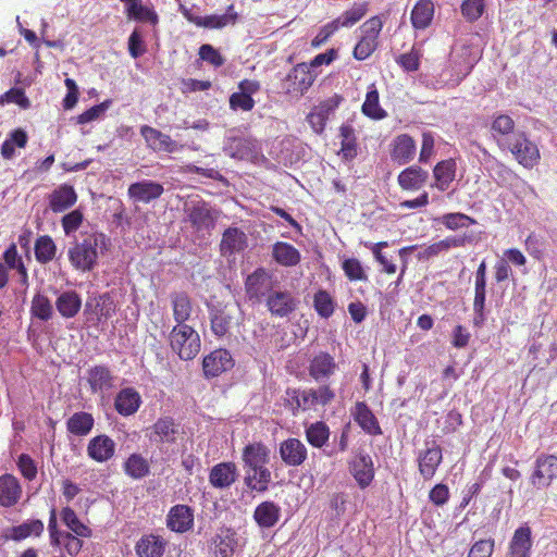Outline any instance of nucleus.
Listing matches in <instances>:
<instances>
[{
  "label": "nucleus",
  "mask_w": 557,
  "mask_h": 557,
  "mask_svg": "<svg viewBox=\"0 0 557 557\" xmlns=\"http://www.w3.org/2000/svg\"><path fill=\"white\" fill-rule=\"evenodd\" d=\"M110 238L103 233L92 232L76 240L67 250L71 265L79 272H90L98 265L100 255L110 247Z\"/></svg>",
  "instance_id": "f257e3e1"
},
{
  "label": "nucleus",
  "mask_w": 557,
  "mask_h": 557,
  "mask_svg": "<svg viewBox=\"0 0 557 557\" xmlns=\"http://www.w3.org/2000/svg\"><path fill=\"white\" fill-rule=\"evenodd\" d=\"M171 349L184 361L193 360L200 352L201 339L198 332L188 324H176L169 334Z\"/></svg>",
  "instance_id": "f03ea898"
},
{
  "label": "nucleus",
  "mask_w": 557,
  "mask_h": 557,
  "mask_svg": "<svg viewBox=\"0 0 557 557\" xmlns=\"http://www.w3.org/2000/svg\"><path fill=\"white\" fill-rule=\"evenodd\" d=\"M507 148L517 162L527 169H532L540 162L539 147L524 132L513 134L507 141Z\"/></svg>",
  "instance_id": "7ed1b4c3"
},
{
  "label": "nucleus",
  "mask_w": 557,
  "mask_h": 557,
  "mask_svg": "<svg viewBox=\"0 0 557 557\" xmlns=\"http://www.w3.org/2000/svg\"><path fill=\"white\" fill-rule=\"evenodd\" d=\"M276 281L273 274L263 267L257 268L245 280V293L252 302H260L273 292Z\"/></svg>",
  "instance_id": "20e7f679"
},
{
  "label": "nucleus",
  "mask_w": 557,
  "mask_h": 557,
  "mask_svg": "<svg viewBox=\"0 0 557 557\" xmlns=\"http://www.w3.org/2000/svg\"><path fill=\"white\" fill-rule=\"evenodd\" d=\"M315 78L317 74L309 69L308 63L301 62L288 72L283 88L287 95L300 97L313 85Z\"/></svg>",
  "instance_id": "39448f33"
},
{
  "label": "nucleus",
  "mask_w": 557,
  "mask_h": 557,
  "mask_svg": "<svg viewBox=\"0 0 557 557\" xmlns=\"http://www.w3.org/2000/svg\"><path fill=\"white\" fill-rule=\"evenodd\" d=\"M186 220L196 232L214 227L216 216L210 205L202 199L191 200L184 208Z\"/></svg>",
  "instance_id": "423d86ee"
},
{
  "label": "nucleus",
  "mask_w": 557,
  "mask_h": 557,
  "mask_svg": "<svg viewBox=\"0 0 557 557\" xmlns=\"http://www.w3.org/2000/svg\"><path fill=\"white\" fill-rule=\"evenodd\" d=\"M442 461L443 451L440 444L435 440L425 441V448L417 457L420 475L425 481L432 480Z\"/></svg>",
  "instance_id": "0eeeda50"
},
{
  "label": "nucleus",
  "mask_w": 557,
  "mask_h": 557,
  "mask_svg": "<svg viewBox=\"0 0 557 557\" xmlns=\"http://www.w3.org/2000/svg\"><path fill=\"white\" fill-rule=\"evenodd\" d=\"M557 479V456L541 454L534 462L530 481L536 488H546Z\"/></svg>",
  "instance_id": "6e6552de"
},
{
  "label": "nucleus",
  "mask_w": 557,
  "mask_h": 557,
  "mask_svg": "<svg viewBox=\"0 0 557 557\" xmlns=\"http://www.w3.org/2000/svg\"><path fill=\"white\" fill-rule=\"evenodd\" d=\"M235 362L227 349L218 348L206 355L202 359V371L206 379L218 377L230 371Z\"/></svg>",
  "instance_id": "1a4fd4ad"
},
{
  "label": "nucleus",
  "mask_w": 557,
  "mask_h": 557,
  "mask_svg": "<svg viewBox=\"0 0 557 557\" xmlns=\"http://www.w3.org/2000/svg\"><path fill=\"white\" fill-rule=\"evenodd\" d=\"M115 450V442L107 434H99L90 438L86 448L87 456L99 463L111 460Z\"/></svg>",
  "instance_id": "9d476101"
},
{
  "label": "nucleus",
  "mask_w": 557,
  "mask_h": 557,
  "mask_svg": "<svg viewBox=\"0 0 557 557\" xmlns=\"http://www.w3.org/2000/svg\"><path fill=\"white\" fill-rule=\"evenodd\" d=\"M532 546V530L524 523L515 530L508 543L506 557H531Z\"/></svg>",
  "instance_id": "9b49d317"
},
{
  "label": "nucleus",
  "mask_w": 557,
  "mask_h": 557,
  "mask_svg": "<svg viewBox=\"0 0 557 557\" xmlns=\"http://www.w3.org/2000/svg\"><path fill=\"white\" fill-rule=\"evenodd\" d=\"M270 313L274 317L285 318L297 308V300L288 290H273L265 299Z\"/></svg>",
  "instance_id": "f8f14e48"
},
{
  "label": "nucleus",
  "mask_w": 557,
  "mask_h": 557,
  "mask_svg": "<svg viewBox=\"0 0 557 557\" xmlns=\"http://www.w3.org/2000/svg\"><path fill=\"white\" fill-rule=\"evenodd\" d=\"M163 191L164 188L162 184L144 180L131 184L127 189V195L135 202L149 203L160 198Z\"/></svg>",
  "instance_id": "ddd939ff"
},
{
  "label": "nucleus",
  "mask_w": 557,
  "mask_h": 557,
  "mask_svg": "<svg viewBox=\"0 0 557 557\" xmlns=\"http://www.w3.org/2000/svg\"><path fill=\"white\" fill-rule=\"evenodd\" d=\"M166 527L176 533H185L194 527V510L188 505L171 507L166 516Z\"/></svg>",
  "instance_id": "4468645a"
},
{
  "label": "nucleus",
  "mask_w": 557,
  "mask_h": 557,
  "mask_svg": "<svg viewBox=\"0 0 557 557\" xmlns=\"http://www.w3.org/2000/svg\"><path fill=\"white\" fill-rule=\"evenodd\" d=\"M349 471L360 488L368 487L374 479L373 461L369 455L359 454L349 463Z\"/></svg>",
  "instance_id": "2eb2a0df"
},
{
  "label": "nucleus",
  "mask_w": 557,
  "mask_h": 557,
  "mask_svg": "<svg viewBox=\"0 0 557 557\" xmlns=\"http://www.w3.org/2000/svg\"><path fill=\"white\" fill-rule=\"evenodd\" d=\"M140 135L144 137L147 147L156 152H174L176 150V143L161 131L149 125L140 127Z\"/></svg>",
  "instance_id": "dca6fc26"
},
{
  "label": "nucleus",
  "mask_w": 557,
  "mask_h": 557,
  "mask_svg": "<svg viewBox=\"0 0 557 557\" xmlns=\"http://www.w3.org/2000/svg\"><path fill=\"white\" fill-rule=\"evenodd\" d=\"M280 456L286 466L298 467L307 459V448L300 440L289 437L280 444Z\"/></svg>",
  "instance_id": "f3484780"
},
{
  "label": "nucleus",
  "mask_w": 557,
  "mask_h": 557,
  "mask_svg": "<svg viewBox=\"0 0 557 557\" xmlns=\"http://www.w3.org/2000/svg\"><path fill=\"white\" fill-rule=\"evenodd\" d=\"M238 478L237 467L234 462H220L213 466L209 473V482L214 488H228Z\"/></svg>",
  "instance_id": "a211bd4d"
},
{
  "label": "nucleus",
  "mask_w": 557,
  "mask_h": 557,
  "mask_svg": "<svg viewBox=\"0 0 557 557\" xmlns=\"http://www.w3.org/2000/svg\"><path fill=\"white\" fill-rule=\"evenodd\" d=\"M87 382L94 394L103 393L114 387V376L104 364H97L87 370Z\"/></svg>",
  "instance_id": "6ab92c4d"
},
{
  "label": "nucleus",
  "mask_w": 557,
  "mask_h": 557,
  "mask_svg": "<svg viewBox=\"0 0 557 557\" xmlns=\"http://www.w3.org/2000/svg\"><path fill=\"white\" fill-rule=\"evenodd\" d=\"M22 486L16 476L10 473L0 476V506L10 508L15 506L22 497Z\"/></svg>",
  "instance_id": "aec40b11"
},
{
  "label": "nucleus",
  "mask_w": 557,
  "mask_h": 557,
  "mask_svg": "<svg viewBox=\"0 0 557 557\" xmlns=\"http://www.w3.org/2000/svg\"><path fill=\"white\" fill-rule=\"evenodd\" d=\"M150 440L162 444H173L180 431L178 424L172 417L159 418L150 428Z\"/></svg>",
  "instance_id": "412c9836"
},
{
  "label": "nucleus",
  "mask_w": 557,
  "mask_h": 557,
  "mask_svg": "<svg viewBox=\"0 0 557 557\" xmlns=\"http://www.w3.org/2000/svg\"><path fill=\"white\" fill-rule=\"evenodd\" d=\"M247 247V236L238 227H228L222 234L220 252L222 256H232Z\"/></svg>",
  "instance_id": "4be33fe9"
},
{
  "label": "nucleus",
  "mask_w": 557,
  "mask_h": 557,
  "mask_svg": "<svg viewBox=\"0 0 557 557\" xmlns=\"http://www.w3.org/2000/svg\"><path fill=\"white\" fill-rule=\"evenodd\" d=\"M140 405V394L133 387L122 388L114 399V408L123 417L136 413Z\"/></svg>",
  "instance_id": "5701e85b"
},
{
  "label": "nucleus",
  "mask_w": 557,
  "mask_h": 557,
  "mask_svg": "<svg viewBox=\"0 0 557 557\" xmlns=\"http://www.w3.org/2000/svg\"><path fill=\"white\" fill-rule=\"evenodd\" d=\"M336 368L337 364L334 357L327 352L321 351L310 360L308 371L309 375L318 382L333 375Z\"/></svg>",
  "instance_id": "b1692460"
},
{
  "label": "nucleus",
  "mask_w": 557,
  "mask_h": 557,
  "mask_svg": "<svg viewBox=\"0 0 557 557\" xmlns=\"http://www.w3.org/2000/svg\"><path fill=\"white\" fill-rule=\"evenodd\" d=\"M236 545V534L228 528L220 529L211 539V549L215 557H232Z\"/></svg>",
  "instance_id": "393cba45"
},
{
  "label": "nucleus",
  "mask_w": 557,
  "mask_h": 557,
  "mask_svg": "<svg viewBox=\"0 0 557 557\" xmlns=\"http://www.w3.org/2000/svg\"><path fill=\"white\" fill-rule=\"evenodd\" d=\"M281 512L276 503L264 500L255 508L253 520L259 528L271 529L280 521Z\"/></svg>",
  "instance_id": "a878e982"
},
{
  "label": "nucleus",
  "mask_w": 557,
  "mask_h": 557,
  "mask_svg": "<svg viewBox=\"0 0 557 557\" xmlns=\"http://www.w3.org/2000/svg\"><path fill=\"white\" fill-rule=\"evenodd\" d=\"M173 319L176 324H186L194 311V304L190 296L184 292H173L170 295Z\"/></svg>",
  "instance_id": "bb28decb"
},
{
  "label": "nucleus",
  "mask_w": 557,
  "mask_h": 557,
  "mask_svg": "<svg viewBox=\"0 0 557 557\" xmlns=\"http://www.w3.org/2000/svg\"><path fill=\"white\" fill-rule=\"evenodd\" d=\"M429 173L418 165H411L403 170L398 176L397 182L404 190H419L428 182Z\"/></svg>",
  "instance_id": "cd10ccee"
},
{
  "label": "nucleus",
  "mask_w": 557,
  "mask_h": 557,
  "mask_svg": "<svg viewBox=\"0 0 557 557\" xmlns=\"http://www.w3.org/2000/svg\"><path fill=\"white\" fill-rule=\"evenodd\" d=\"M271 256L273 260L285 268H293L300 263L299 250L287 242H276L272 245Z\"/></svg>",
  "instance_id": "c85d7f7f"
},
{
  "label": "nucleus",
  "mask_w": 557,
  "mask_h": 557,
  "mask_svg": "<svg viewBox=\"0 0 557 557\" xmlns=\"http://www.w3.org/2000/svg\"><path fill=\"white\" fill-rule=\"evenodd\" d=\"M77 194L73 186L63 184L49 195V207L58 213L63 212L75 205Z\"/></svg>",
  "instance_id": "c756f323"
},
{
  "label": "nucleus",
  "mask_w": 557,
  "mask_h": 557,
  "mask_svg": "<svg viewBox=\"0 0 557 557\" xmlns=\"http://www.w3.org/2000/svg\"><path fill=\"white\" fill-rule=\"evenodd\" d=\"M416 154V144L411 136L401 134L395 137L392 144L391 157L398 164H406Z\"/></svg>",
  "instance_id": "7c9ffc66"
},
{
  "label": "nucleus",
  "mask_w": 557,
  "mask_h": 557,
  "mask_svg": "<svg viewBox=\"0 0 557 557\" xmlns=\"http://www.w3.org/2000/svg\"><path fill=\"white\" fill-rule=\"evenodd\" d=\"M166 541L154 534L141 536L136 545L135 550L138 557H162L165 550Z\"/></svg>",
  "instance_id": "2f4dec72"
},
{
  "label": "nucleus",
  "mask_w": 557,
  "mask_h": 557,
  "mask_svg": "<svg viewBox=\"0 0 557 557\" xmlns=\"http://www.w3.org/2000/svg\"><path fill=\"white\" fill-rule=\"evenodd\" d=\"M355 421L358 425L370 435L382 434L381 426L374 413L363 401H358L354 411Z\"/></svg>",
  "instance_id": "473e14b6"
},
{
  "label": "nucleus",
  "mask_w": 557,
  "mask_h": 557,
  "mask_svg": "<svg viewBox=\"0 0 557 557\" xmlns=\"http://www.w3.org/2000/svg\"><path fill=\"white\" fill-rule=\"evenodd\" d=\"M55 308L62 318L72 319L81 311L82 297L75 290L63 292L55 299Z\"/></svg>",
  "instance_id": "72a5a7b5"
},
{
  "label": "nucleus",
  "mask_w": 557,
  "mask_h": 557,
  "mask_svg": "<svg viewBox=\"0 0 557 557\" xmlns=\"http://www.w3.org/2000/svg\"><path fill=\"white\" fill-rule=\"evenodd\" d=\"M124 473L133 480H141L150 474L149 461L139 453L131 454L122 465Z\"/></svg>",
  "instance_id": "f704fd0d"
},
{
  "label": "nucleus",
  "mask_w": 557,
  "mask_h": 557,
  "mask_svg": "<svg viewBox=\"0 0 557 557\" xmlns=\"http://www.w3.org/2000/svg\"><path fill=\"white\" fill-rule=\"evenodd\" d=\"M435 180L434 187L441 191L448 189L456 176V162L453 159H447L438 162L433 170Z\"/></svg>",
  "instance_id": "c9c22d12"
},
{
  "label": "nucleus",
  "mask_w": 557,
  "mask_h": 557,
  "mask_svg": "<svg viewBox=\"0 0 557 557\" xmlns=\"http://www.w3.org/2000/svg\"><path fill=\"white\" fill-rule=\"evenodd\" d=\"M125 3V13L128 20L149 22L156 25L159 22L158 14L148 7L143 5L141 0H121Z\"/></svg>",
  "instance_id": "e433bc0d"
},
{
  "label": "nucleus",
  "mask_w": 557,
  "mask_h": 557,
  "mask_svg": "<svg viewBox=\"0 0 557 557\" xmlns=\"http://www.w3.org/2000/svg\"><path fill=\"white\" fill-rule=\"evenodd\" d=\"M269 459L270 450L261 442L248 444L243 450V461L249 469L265 466Z\"/></svg>",
  "instance_id": "4c0bfd02"
},
{
  "label": "nucleus",
  "mask_w": 557,
  "mask_h": 557,
  "mask_svg": "<svg viewBox=\"0 0 557 557\" xmlns=\"http://www.w3.org/2000/svg\"><path fill=\"white\" fill-rule=\"evenodd\" d=\"M237 13H225L222 15H207V16H188V21L199 27L210 29H221L227 25H235L237 23Z\"/></svg>",
  "instance_id": "58836bf2"
},
{
  "label": "nucleus",
  "mask_w": 557,
  "mask_h": 557,
  "mask_svg": "<svg viewBox=\"0 0 557 557\" xmlns=\"http://www.w3.org/2000/svg\"><path fill=\"white\" fill-rule=\"evenodd\" d=\"M434 16V3L432 0H419L410 15L411 24L416 29H425L430 26Z\"/></svg>",
  "instance_id": "ea45409f"
},
{
  "label": "nucleus",
  "mask_w": 557,
  "mask_h": 557,
  "mask_svg": "<svg viewBox=\"0 0 557 557\" xmlns=\"http://www.w3.org/2000/svg\"><path fill=\"white\" fill-rule=\"evenodd\" d=\"M341 150L339 154L346 161H351L357 157L358 144L355 129L351 125L343 124L339 127Z\"/></svg>",
  "instance_id": "a19ab883"
},
{
  "label": "nucleus",
  "mask_w": 557,
  "mask_h": 557,
  "mask_svg": "<svg viewBox=\"0 0 557 557\" xmlns=\"http://www.w3.org/2000/svg\"><path fill=\"white\" fill-rule=\"evenodd\" d=\"M95 419L91 413L78 411L66 421L67 431L75 436H86L92 430Z\"/></svg>",
  "instance_id": "79ce46f5"
},
{
  "label": "nucleus",
  "mask_w": 557,
  "mask_h": 557,
  "mask_svg": "<svg viewBox=\"0 0 557 557\" xmlns=\"http://www.w3.org/2000/svg\"><path fill=\"white\" fill-rule=\"evenodd\" d=\"M368 2L354 3L352 7L343 12L338 17L333 20L337 28L352 27L359 21H361L368 13Z\"/></svg>",
  "instance_id": "37998d69"
},
{
  "label": "nucleus",
  "mask_w": 557,
  "mask_h": 557,
  "mask_svg": "<svg viewBox=\"0 0 557 557\" xmlns=\"http://www.w3.org/2000/svg\"><path fill=\"white\" fill-rule=\"evenodd\" d=\"M361 111L372 120H383L387 116V112L380 106V96L374 84L369 87Z\"/></svg>",
  "instance_id": "c03bdc74"
},
{
  "label": "nucleus",
  "mask_w": 557,
  "mask_h": 557,
  "mask_svg": "<svg viewBox=\"0 0 557 557\" xmlns=\"http://www.w3.org/2000/svg\"><path fill=\"white\" fill-rule=\"evenodd\" d=\"M44 522L39 519L26 520L11 529L10 536L13 541L20 542L29 536H40L44 532Z\"/></svg>",
  "instance_id": "a18cd8bd"
},
{
  "label": "nucleus",
  "mask_w": 557,
  "mask_h": 557,
  "mask_svg": "<svg viewBox=\"0 0 557 557\" xmlns=\"http://www.w3.org/2000/svg\"><path fill=\"white\" fill-rule=\"evenodd\" d=\"M61 518L63 523L71 530L72 534L79 537H91V529L79 520L76 512L71 507L67 506L62 509Z\"/></svg>",
  "instance_id": "49530a36"
},
{
  "label": "nucleus",
  "mask_w": 557,
  "mask_h": 557,
  "mask_svg": "<svg viewBox=\"0 0 557 557\" xmlns=\"http://www.w3.org/2000/svg\"><path fill=\"white\" fill-rule=\"evenodd\" d=\"M35 258L41 264L52 261L57 253V245L49 235H40L35 242Z\"/></svg>",
  "instance_id": "de8ad7c7"
},
{
  "label": "nucleus",
  "mask_w": 557,
  "mask_h": 557,
  "mask_svg": "<svg viewBox=\"0 0 557 557\" xmlns=\"http://www.w3.org/2000/svg\"><path fill=\"white\" fill-rule=\"evenodd\" d=\"M313 308L321 318L329 319L335 311L336 302L327 290L319 289L313 295Z\"/></svg>",
  "instance_id": "09e8293b"
},
{
  "label": "nucleus",
  "mask_w": 557,
  "mask_h": 557,
  "mask_svg": "<svg viewBox=\"0 0 557 557\" xmlns=\"http://www.w3.org/2000/svg\"><path fill=\"white\" fill-rule=\"evenodd\" d=\"M30 314L41 321H48L53 315V307L50 299L42 294H36L30 304Z\"/></svg>",
  "instance_id": "8fccbe9b"
},
{
  "label": "nucleus",
  "mask_w": 557,
  "mask_h": 557,
  "mask_svg": "<svg viewBox=\"0 0 557 557\" xmlns=\"http://www.w3.org/2000/svg\"><path fill=\"white\" fill-rule=\"evenodd\" d=\"M253 474H248L246 484L253 491L265 492L271 481V472L265 466L250 468Z\"/></svg>",
  "instance_id": "3c124183"
},
{
  "label": "nucleus",
  "mask_w": 557,
  "mask_h": 557,
  "mask_svg": "<svg viewBox=\"0 0 557 557\" xmlns=\"http://www.w3.org/2000/svg\"><path fill=\"white\" fill-rule=\"evenodd\" d=\"M441 223L450 231H457L476 224V220L461 212L445 213L440 218Z\"/></svg>",
  "instance_id": "603ef678"
},
{
  "label": "nucleus",
  "mask_w": 557,
  "mask_h": 557,
  "mask_svg": "<svg viewBox=\"0 0 557 557\" xmlns=\"http://www.w3.org/2000/svg\"><path fill=\"white\" fill-rule=\"evenodd\" d=\"M330 430L324 422H315L306 430V437L310 445L321 448L329 440Z\"/></svg>",
  "instance_id": "864d4df0"
},
{
  "label": "nucleus",
  "mask_w": 557,
  "mask_h": 557,
  "mask_svg": "<svg viewBox=\"0 0 557 557\" xmlns=\"http://www.w3.org/2000/svg\"><path fill=\"white\" fill-rule=\"evenodd\" d=\"M516 123L513 119L504 113L495 114L491 124L493 136H507L513 133Z\"/></svg>",
  "instance_id": "5fc2aeb1"
},
{
  "label": "nucleus",
  "mask_w": 557,
  "mask_h": 557,
  "mask_svg": "<svg viewBox=\"0 0 557 557\" xmlns=\"http://www.w3.org/2000/svg\"><path fill=\"white\" fill-rule=\"evenodd\" d=\"M232 324V317L224 310H218L211 314V330L218 337L224 336Z\"/></svg>",
  "instance_id": "6e6d98bb"
},
{
  "label": "nucleus",
  "mask_w": 557,
  "mask_h": 557,
  "mask_svg": "<svg viewBox=\"0 0 557 557\" xmlns=\"http://www.w3.org/2000/svg\"><path fill=\"white\" fill-rule=\"evenodd\" d=\"M116 312V307L111 296L106 293L98 297L96 301V313L98 321H107Z\"/></svg>",
  "instance_id": "4d7b16f0"
},
{
  "label": "nucleus",
  "mask_w": 557,
  "mask_h": 557,
  "mask_svg": "<svg viewBox=\"0 0 557 557\" xmlns=\"http://www.w3.org/2000/svg\"><path fill=\"white\" fill-rule=\"evenodd\" d=\"M377 45L376 39L362 35L354 48V58L359 61L368 59L376 50Z\"/></svg>",
  "instance_id": "13d9d810"
},
{
  "label": "nucleus",
  "mask_w": 557,
  "mask_h": 557,
  "mask_svg": "<svg viewBox=\"0 0 557 557\" xmlns=\"http://www.w3.org/2000/svg\"><path fill=\"white\" fill-rule=\"evenodd\" d=\"M310 395L312 399V404L314 409L318 407H324L331 404L335 398V392L330 387V385H321L318 388H309Z\"/></svg>",
  "instance_id": "bf43d9fd"
},
{
  "label": "nucleus",
  "mask_w": 557,
  "mask_h": 557,
  "mask_svg": "<svg viewBox=\"0 0 557 557\" xmlns=\"http://www.w3.org/2000/svg\"><path fill=\"white\" fill-rule=\"evenodd\" d=\"M422 54L414 47L407 53L400 54L396 62L406 72H416L420 67V59Z\"/></svg>",
  "instance_id": "052dcab7"
},
{
  "label": "nucleus",
  "mask_w": 557,
  "mask_h": 557,
  "mask_svg": "<svg viewBox=\"0 0 557 557\" xmlns=\"http://www.w3.org/2000/svg\"><path fill=\"white\" fill-rule=\"evenodd\" d=\"M342 269L349 281H367L368 276L361 265V262L356 258L346 259Z\"/></svg>",
  "instance_id": "680f3d73"
},
{
  "label": "nucleus",
  "mask_w": 557,
  "mask_h": 557,
  "mask_svg": "<svg viewBox=\"0 0 557 557\" xmlns=\"http://www.w3.org/2000/svg\"><path fill=\"white\" fill-rule=\"evenodd\" d=\"M16 103L22 109H28L30 101L26 97L25 91L21 88H11L0 96V104Z\"/></svg>",
  "instance_id": "e2e57ef3"
},
{
  "label": "nucleus",
  "mask_w": 557,
  "mask_h": 557,
  "mask_svg": "<svg viewBox=\"0 0 557 557\" xmlns=\"http://www.w3.org/2000/svg\"><path fill=\"white\" fill-rule=\"evenodd\" d=\"M479 236L473 233H465L462 235L448 236L442 239L445 251L451 248H460L467 245H473L478 243Z\"/></svg>",
  "instance_id": "0e129e2a"
},
{
  "label": "nucleus",
  "mask_w": 557,
  "mask_h": 557,
  "mask_svg": "<svg viewBox=\"0 0 557 557\" xmlns=\"http://www.w3.org/2000/svg\"><path fill=\"white\" fill-rule=\"evenodd\" d=\"M484 8V0H465L461 4V13L467 20L473 22L482 16Z\"/></svg>",
  "instance_id": "69168bd1"
},
{
  "label": "nucleus",
  "mask_w": 557,
  "mask_h": 557,
  "mask_svg": "<svg viewBox=\"0 0 557 557\" xmlns=\"http://www.w3.org/2000/svg\"><path fill=\"white\" fill-rule=\"evenodd\" d=\"M230 108L234 111H251L256 104L255 100L250 95L243 94L240 91L233 92L228 99Z\"/></svg>",
  "instance_id": "338daca9"
},
{
  "label": "nucleus",
  "mask_w": 557,
  "mask_h": 557,
  "mask_svg": "<svg viewBox=\"0 0 557 557\" xmlns=\"http://www.w3.org/2000/svg\"><path fill=\"white\" fill-rule=\"evenodd\" d=\"M494 539L479 540L472 544L468 557H491L494 553Z\"/></svg>",
  "instance_id": "774afa93"
}]
</instances>
